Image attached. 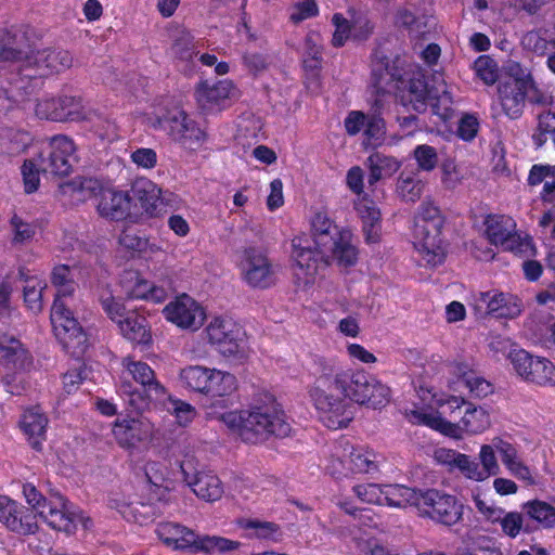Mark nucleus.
Masks as SVG:
<instances>
[{
	"instance_id": "obj_25",
	"label": "nucleus",
	"mask_w": 555,
	"mask_h": 555,
	"mask_svg": "<svg viewBox=\"0 0 555 555\" xmlns=\"http://www.w3.org/2000/svg\"><path fill=\"white\" fill-rule=\"evenodd\" d=\"M532 82L525 78L509 77L498 86V94L503 112L509 118H518L526 104V98Z\"/></svg>"
},
{
	"instance_id": "obj_26",
	"label": "nucleus",
	"mask_w": 555,
	"mask_h": 555,
	"mask_svg": "<svg viewBox=\"0 0 555 555\" xmlns=\"http://www.w3.org/2000/svg\"><path fill=\"white\" fill-rule=\"evenodd\" d=\"M113 436L120 448L133 449L152 434V425L144 417L117 418L112 428Z\"/></svg>"
},
{
	"instance_id": "obj_42",
	"label": "nucleus",
	"mask_w": 555,
	"mask_h": 555,
	"mask_svg": "<svg viewBox=\"0 0 555 555\" xmlns=\"http://www.w3.org/2000/svg\"><path fill=\"white\" fill-rule=\"evenodd\" d=\"M20 275L24 281L23 297L26 307L34 313L40 312L43 307L42 293L47 288L46 281L23 271L20 272Z\"/></svg>"
},
{
	"instance_id": "obj_8",
	"label": "nucleus",
	"mask_w": 555,
	"mask_h": 555,
	"mask_svg": "<svg viewBox=\"0 0 555 555\" xmlns=\"http://www.w3.org/2000/svg\"><path fill=\"white\" fill-rule=\"evenodd\" d=\"M396 90L402 105L411 106L415 112L426 109L430 89L425 82L424 75L417 72H404L402 75L390 73L388 68L375 80L378 92L388 90V86Z\"/></svg>"
},
{
	"instance_id": "obj_14",
	"label": "nucleus",
	"mask_w": 555,
	"mask_h": 555,
	"mask_svg": "<svg viewBox=\"0 0 555 555\" xmlns=\"http://www.w3.org/2000/svg\"><path fill=\"white\" fill-rule=\"evenodd\" d=\"M515 373L526 383L540 387L555 386V365L547 358L533 356L522 350L511 353Z\"/></svg>"
},
{
	"instance_id": "obj_61",
	"label": "nucleus",
	"mask_w": 555,
	"mask_h": 555,
	"mask_svg": "<svg viewBox=\"0 0 555 555\" xmlns=\"http://www.w3.org/2000/svg\"><path fill=\"white\" fill-rule=\"evenodd\" d=\"M521 44L526 50L543 55L546 53L550 42L540 31L531 30L524 35Z\"/></svg>"
},
{
	"instance_id": "obj_52",
	"label": "nucleus",
	"mask_w": 555,
	"mask_h": 555,
	"mask_svg": "<svg viewBox=\"0 0 555 555\" xmlns=\"http://www.w3.org/2000/svg\"><path fill=\"white\" fill-rule=\"evenodd\" d=\"M40 172H42V170L40 168L39 156L25 160L22 167V175L27 193H33L38 189Z\"/></svg>"
},
{
	"instance_id": "obj_47",
	"label": "nucleus",
	"mask_w": 555,
	"mask_h": 555,
	"mask_svg": "<svg viewBox=\"0 0 555 555\" xmlns=\"http://www.w3.org/2000/svg\"><path fill=\"white\" fill-rule=\"evenodd\" d=\"M548 138L555 145V106L554 111L544 112L539 115L538 127L532 134V140L537 146H542Z\"/></svg>"
},
{
	"instance_id": "obj_40",
	"label": "nucleus",
	"mask_w": 555,
	"mask_h": 555,
	"mask_svg": "<svg viewBox=\"0 0 555 555\" xmlns=\"http://www.w3.org/2000/svg\"><path fill=\"white\" fill-rule=\"evenodd\" d=\"M61 192L65 195L77 197L79 201H86L91 197H100L104 189L101 182L94 178L76 177L72 181L62 184Z\"/></svg>"
},
{
	"instance_id": "obj_56",
	"label": "nucleus",
	"mask_w": 555,
	"mask_h": 555,
	"mask_svg": "<svg viewBox=\"0 0 555 555\" xmlns=\"http://www.w3.org/2000/svg\"><path fill=\"white\" fill-rule=\"evenodd\" d=\"M131 162L141 169L152 170L157 165V153L150 147H138L130 153Z\"/></svg>"
},
{
	"instance_id": "obj_20",
	"label": "nucleus",
	"mask_w": 555,
	"mask_h": 555,
	"mask_svg": "<svg viewBox=\"0 0 555 555\" xmlns=\"http://www.w3.org/2000/svg\"><path fill=\"white\" fill-rule=\"evenodd\" d=\"M163 313L167 321L183 330H198L206 319L204 308L186 294L167 304Z\"/></svg>"
},
{
	"instance_id": "obj_21",
	"label": "nucleus",
	"mask_w": 555,
	"mask_h": 555,
	"mask_svg": "<svg viewBox=\"0 0 555 555\" xmlns=\"http://www.w3.org/2000/svg\"><path fill=\"white\" fill-rule=\"evenodd\" d=\"M473 500L483 518L492 524H500L502 532L507 537L515 539L522 530L530 531L529 526H524V516H526L524 513L505 512L492 501L482 498L479 492L473 494Z\"/></svg>"
},
{
	"instance_id": "obj_12",
	"label": "nucleus",
	"mask_w": 555,
	"mask_h": 555,
	"mask_svg": "<svg viewBox=\"0 0 555 555\" xmlns=\"http://www.w3.org/2000/svg\"><path fill=\"white\" fill-rule=\"evenodd\" d=\"M417 511L420 516L447 527L454 526L463 517V505L457 499L437 489L422 491Z\"/></svg>"
},
{
	"instance_id": "obj_4",
	"label": "nucleus",
	"mask_w": 555,
	"mask_h": 555,
	"mask_svg": "<svg viewBox=\"0 0 555 555\" xmlns=\"http://www.w3.org/2000/svg\"><path fill=\"white\" fill-rule=\"evenodd\" d=\"M220 420L243 441L253 444L264 442L271 437L284 438L291 433V424L274 401L225 412Z\"/></svg>"
},
{
	"instance_id": "obj_22",
	"label": "nucleus",
	"mask_w": 555,
	"mask_h": 555,
	"mask_svg": "<svg viewBox=\"0 0 555 555\" xmlns=\"http://www.w3.org/2000/svg\"><path fill=\"white\" fill-rule=\"evenodd\" d=\"M442 228L414 225V247L422 260L430 267H437L446 259V243L441 236Z\"/></svg>"
},
{
	"instance_id": "obj_44",
	"label": "nucleus",
	"mask_w": 555,
	"mask_h": 555,
	"mask_svg": "<svg viewBox=\"0 0 555 555\" xmlns=\"http://www.w3.org/2000/svg\"><path fill=\"white\" fill-rule=\"evenodd\" d=\"M522 513L544 529L555 527V505L542 500H532L522 504Z\"/></svg>"
},
{
	"instance_id": "obj_15",
	"label": "nucleus",
	"mask_w": 555,
	"mask_h": 555,
	"mask_svg": "<svg viewBox=\"0 0 555 555\" xmlns=\"http://www.w3.org/2000/svg\"><path fill=\"white\" fill-rule=\"evenodd\" d=\"M159 126L183 149L195 151L206 141L205 131L182 109H172L158 119Z\"/></svg>"
},
{
	"instance_id": "obj_35",
	"label": "nucleus",
	"mask_w": 555,
	"mask_h": 555,
	"mask_svg": "<svg viewBox=\"0 0 555 555\" xmlns=\"http://www.w3.org/2000/svg\"><path fill=\"white\" fill-rule=\"evenodd\" d=\"M422 490H416L401 485L384 486L383 505L397 508L414 506L418 509Z\"/></svg>"
},
{
	"instance_id": "obj_62",
	"label": "nucleus",
	"mask_w": 555,
	"mask_h": 555,
	"mask_svg": "<svg viewBox=\"0 0 555 555\" xmlns=\"http://www.w3.org/2000/svg\"><path fill=\"white\" fill-rule=\"evenodd\" d=\"M247 528L254 530V535L258 539L268 541H279L281 539V531L273 522L249 521Z\"/></svg>"
},
{
	"instance_id": "obj_1",
	"label": "nucleus",
	"mask_w": 555,
	"mask_h": 555,
	"mask_svg": "<svg viewBox=\"0 0 555 555\" xmlns=\"http://www.w3.org/2000/svg\"><path fill=\"white\" fill-rule=\"evenodd\" d=\"M314 382L309 395L320 421L330 429L347 427L353 420L351 401L377 409L389 402L390 390L363 371L343 367L335 359L315 357Z\"/></svg>"
},
{
	"instance_id": "obj_51",
	"label": "nucleus",
	"mask_w": 555,
	"mask_h": 555,
	"mask_svg": "<svg viewBox=\"0 0 555 555\" xmlns=\"http://www.w3.org/2000/svg\"><path fill=\"white\" fill-rule=\"evenodd\" d=\"M364 135L367 144L378 146L383 143L385 135V122L378 115H371L366 119Z\"/></svg>"
},
{
	"instance_id": "obj_37",
	"label": "nucleus",
	"mask_w": 555,
	"mask_h": 555,
	"mask_svg": "<svg viewBox=\"0 0 555 555\" xmlns=\"http://www.w3.org/2000/svg\"><path fill=\"white\" fill-rule=\"evenodd\" d=\"M131 192L144 211L153 216L160 201L162 190L150 179L139 178L131 184Z\"/></svg>"
},
{
	"instance_id": "obj_36",
	"label": "nucleus",
	"mask_w": 555,
	"mask_h": 555,
	"mask_svg": "<svg viewBox=\"0 0 555 555\" xmlns=\"http://www.w3.org/2000/svg\"><path fill=\"white\" fill-rule=\"evenodd\" d=\"M169 475V468L164 463L149 462L145 465V476L151 485V491L159 501L166 500L168 492L173 488Z\"/></svg>"
},
{
	"instance_id": "obj_16",
	"label": "nucleus",
	"mask_w": 555,
	"mask_h": 555,
	"mask_svg": "<svg viewBox=\"0 0 555 555\" xmlns=\"http://www.w3.org/2000/svg\"><path fill=\"white\" fill-rule=\"evenodd\" d=\"M243 281L253 288L264 289L275 283L276 270L264 250L247 247L240 261Z\"/></svg>"
},
{
	"instance_id": "obj_9",
	"label": "nucleus",
	"mask_w": 555,
	"mask_h": 555,
	"mask_svg": "<svg viewBox=\"0 0 555 555\" xmlns=\"http://www.w3.org/2000/svg\"><path fill=\"white\" fill-rule=\"evenodd\" d=\"M485 233L489 242L521 256H532L534 247L528 235L521 236L515 220L506 215H489L485 220Z\"/></svg>"
},
{
	"instance_id": "obj_34",
	"label": "nucleus",
	"mask_w": 555,
	"mask_h": 555,
	"mask_svg": "<svg viewBox=\"0 0 555 555\" xmlns=\"http://www.w3.org/2000/svg\"><path fill=\"white\" fill-rule=\"evenodd\" d=\"M452 373L463 380L473 397L485 398L493 392L492 384L469 369L467 364L454 363L452 365Z\"/></svg>"
},
{
	"instance_id": "obj_39",
	"label": "nucleus",
	"mask_w": 555,
	"mask_h": 555,
	"mask_svg": "<svg viewBox=\"0 0 555 555\" xmlns=\"http://www.w3.org/2000/svg\"><path fill=\"white\" fill-rule=\"evenodd\" d=\"M405 415L408 421L412 424L428 426L449 437H456L460 435V429L454 426V423L444 420L439 414L411 410L406 411Z\"/></svg>"
},
{
	"instance_id": "obj_38",
	"label": "nucleus",
	"mask_w": 555,
	"mask_h": 555,
	"mask_svg": "<svg viewBox=\"0 0 555 555\" xmlns=\"http://www.w3.org/2000/svg\"><path fill=\"white\" fill-rule=\"evenodd\" d=\"M436 86L430 88L428 101L433 107V112L443 120H448L453 114V100L447 82L442 76L435 78Z\"/></svg>"
},
{
	"instance_id": "obj_48",
	"label": "nucleus",
	"mask_w": 555,
	"mask_h": 555,
	"mask_svg": "<svg viewBox=\"0 0 555 555\" xmlns=\"http://www.w3.org/2000/svg\"><path fill=\"white\" fill-rule=\"evenodd\" d=\"M495 441H504L496 437L492 439L491 444H482L479 452L480 469L485 473V477L488 479L490 476H495L500 473V466L495 456Z\"/></svg>"
},
{
	"instance_id": "obj_27",
	"label": "nucleus",
	"mask_w": 555,
	"mask_h": 555,
	"mask_svg": "<svg viewBox=\"0 0 555 555\" xmlns=\"http://www.w3.org/2000/svg\"><path fill=\"white\" fill-rule=\"evenodd\" d=\"M36 516L25 506L7 496H0V522L20 534H30L37 529Z\"/></svg>"
},
{
	"instance_id": "obj_54",
	"label": "nucleus",
	"mask_w": 555,
	"mask_h": 555,
	"mask_svg": "<svg viewBox=\"0 0 555 555\" xmlns=\"http://www.w3.org/2000/svg\"><path fill=\"white\" fill-rule=\"evenodd\" d=\"M61 112L63 114L62 121L78 120L83 118L81 98L73 95L60 96Z\"/></svg>"
},
{
	"instance_id": "obj_6",
	"label": "nucleus",
	"mask_w": 555,
	"mask_h": 555,
	"mask_svg": "<svg viewBox=\"0 0 555 555\" xmlns=\"http://www.w3.org/2000/svg\"><path fill=\"white\" fill-rule=\"evenodd\" d=\"M158 539L175 551L225 552L238 547L240 543L220 537L199 535L194 530L173 521H164L155 530Z\"/></svg>"
},
{
	"instance_id": "obj_60",
	"label": "nucleus",
	"mask_w": 555,
	"mask_h": 555,
	"mask_svg": "<svg viewBox=\"0 0 555 555\" xmlns=\"http://www.w3.org/2000/svg\"><path fill=\"white\" fill-rule=\"evenodd\" d=\"M11 224L14 231V243L23 244L29 242L36 234V224L26 222L17 216L12 217Z\"/></svg>"
},
{
	"instance_id": "obj_18",
	"label": "nucleus",
	"mask_w": 555,
	"mask_h": 555,
	"mask_svg": "<svg viewBox=\"0 0 555 555\" xmlns=\"http://www.w3.org/2000/svg\"><path fill=\"white\" fill-rule=\"evenodd\" d=\"M205 333L208 341L223 356L244 352V333L231 319L215 318L207 325Z\"/></svg>"
},
{
	"instance_id": "obj_23",
	"label": "nucleus",
	"mask_w": 555,
	"mask_h": 555,
	"mask_svg": "<svg viewBox=\"0 0 555 555\" xmlns=\"http://www.w3.org/2000/svg\"><path fill=\"white\" fill-rule=\"evenodd\" d=\"M237 93L235 86L228 79L217 82L199 81L194 90V98L199 109L206 113L219 112L228 101Z\"/></svg>"
},
{
	"instance_id": "obj_50",
	"label": "nucleus",
	"mask_w": 555,
	"mask_h": 555,
	"mask_svg": "<svg viewBox=\"0 0 555 555\" xmlns=\"http://www.w3.org/2000/svg\"><path fill=\"white\" fill-rule=\"evenodd\" d=\"M61 99L47 96L38 100L35 106V114L41 119L62 121Z\"/></svg>"
},
{
	"instance_id": "obj_2",
	"label": "nucleus",
	"mask_w": 555,
	"mask_h": 555,
	"mask_svg": "<svg viewBox=\"0 0 555 555\" xmlns=\"http://www.w3.org/2000/svg\"><path fill=\"white\" fill-rule=\"evenodd\" d=\"M310 223L312 240L296 236L292 241L294 274L304 285L311 284L319 269L331 261H336L341 267H350L358 259L351 231L339 228L326 211H317Z\"/></svg>"
},
{
	"instance_id": "obj_3",
	"label": "nucleus",
	"mask_w": 555,
	"mask_h": 555,
	"mask_svg": "<svg viewBox=\"0 0 555 555\" xmlns=\"http://www.w3.org/2000/svg\"><path fill=\"white\" fill-rule=\"evenodd\" d=\"M51 283L56 288L50 315L55 337L67 352L80 357L87 348V336L74 317L77 284L73 270L66 264L55 266L51 272Z\"/></svg>"
},
{
	"instance_id": "obj_24",
	"label": "nucleus",
	"mask_w": 555,
	"mask_h": 555,
	"mask_svg": "<svg viewBox=\"0 0 555 555\" xmlns=\"http://www.w3.org/2000/svg\"><path fill=\"white\" fill-rule=\"evenodd\" d=\"M180 467L184 481L197 498L206 502L221 499L223 486L217 475L211 472L194 469L191 461H183Z\"/></svg>"
},
{
	"instance_id": "obj_59",
	"label": "nucleus",
	"mask_w": 555,
	"mask_h": 555,
	"mask_svg": "<svg viewBox=\"0 0 555 555\" xmlns=\"http://www.w3.org/2000/svg\"><path fill=\"white\" fill-rule=\"evenodd\" d=\"M166 399H169L170 402L168 410L171 411L181 426H186L194 420L196 412L191 404L181 400L170 399L169 396Z\"/></svg>"
},
{
	"instance_id": "obj_64",
	"label": "nucleus",
	"mask_w": 555,
	"mask_h": 555,
	"mask_svg": "<svg viewBox=\"0 0 555 555\" xmlns=\"http://www.w3.org/2000/svg\"><path fill=\"white\" fill-rule=\"evenodd\" d=\"M23 493L27 501V503L31 506L33 513L40 515V508H44V505H48L46 498L37 490V488L33 483H25L23 486Z\"/></svg>"
},
{
	"instance_id": "obj_33",
	"label": "nucleus",
	"mask_w": 555,
	"mask_h": 555,
	"mask_svg": "<svg viewBox=\"0 0 555 555\" xmlns=\"http://www.w3.org/2000/svg\"><path fill=\"white\" fill-rule=\"evenodd\" d=\"M48 418L39 408H33L23 414L21 427L28 437L34 449H40L41 441L46 436Z\"/></svg>"
},
{
	"instance_id": "obj_30",
	"label": "nucleus",
	"mask_w": 555,
	"mask_h": 555,
	"mask_svg": "<svg viewBox=\"0 0 555 555\" xmlns=\"http://www.w3.org/2000/svg\"><path fill=\"white\" fill-rule=\"evenodd\" d=\"M356 210L363 224V233L366 243L374 244L380 237V211L376 204L367 196L359 197L354 204Z\"/></svg>"
},
{
	"instance_id": "obj_29",
	"label": "nucleus",
	"mask_w": 555,
	"mask_h": 555,
	"mask_svg": "<svg viewBox=\"0 0 555 555\" xmlns=\"http://www.w3.org/2000/svg\"><path fill=\"white\" fill-rule=\"evenodd\" d=\"M412 4L398 8L393 23L398 28H402L413 38H424L435 31L437 23L436 18L429 14H416L412 10Z\"/></svg>"
},
{
	"instance_id": "obj_43",
	"label": "nucleus",
	"mask_w": 555,
	"mask_h": 555,
	"mask_svg": "<svg viewBox=\"0 0 555 555\" xmlns=\"http://www.w3.org/2000/svg\"><path fill=\"white\" fill-rule=\"evenodd\" d=\"M118 326L124 337L135 344H149L151 340L146 320L138 314L128 313L118 320Z\"/></svg>"
},
{
	"instance_id": "obj_58",
	"label": "nucleus",
	"mask_w": 555,
	"mask_h": 555,
	"mask_svg": "<svg viewBox=\"0 0 555 555\" xmlns=\"http://www.w3.org/2000/svg\"><path fill=\"white\" fill-rule=\"evenodd\" d=\"M508 299L509 298L503 293H500L498 291H490L491 315L505 318L518 313V309L514 311L508 306Z\"/></svg>"
},
{
	"instance_id": "obj_19",
	"label": "nucleus",
	"mask_w": 555,
	"mask_h": 555,
	"mask_svg": "<svg viewBox=\"0 0 555 555\" xmlns=\"http://www.w3.org/2000/svg\"><path fill=\"white\" fill-rule=\"evenodd\" d=\"M43 507L44 508H40L39 517L54 530L72 534L75 532L78 522L86 529H88L91 524L90 518L76 512L74 506L61 495L57 496L55 501H50L48 505Z\"/></svg>"
},
{
	"instance_id": "obj_13",
	"label": "nucleus",
	"mask_w": 555,
	"mask_h": 555,
	"mask_svg": "<svg viewBox=\"0 0 555 555\" xmlns=\"http://www.w3.org/2000/svg\"><path fill=\"white\" fill-rule=\"evenodd\" d=\"M20 57L14 61H23L22 75L25 78L46 77L61 73L69 68L73 57L68 51L56 49H43L31 54H25L21 49Z\"/></svg>"
},
{
	"instance_id": "obj_31",
	"label": "nucleus",
	"mask_w": 555,
	"mask_h": 555,
	"mask_svg": "<svg viewBox=\"0 0 555 555\" xmlns=\"http://www.w3.org/2000/svg\"><path fill=\"white\" fill-rule=\"evenodd\" d=\"M491 425L490 414L482 406H475L468 403L464 415L457 424H454L460 430V435L454 437L461 439L463 434L477 435L487 430Z\"/></svg>"
},
{
	"instance_id": "obj_46",
	"label": "nucleus",
	"mask_w": 555,
	"mask_h": 555,
	"mask_svg": "<svg viewBox=\"0 0 555 555\" xmlns=\"http://www.w3.org/2000/svg\"><path fill=\"white\" fill-rule=\"evenodd\" d=\"M444 218L440 208L430 199H425L414 217V225L443 227Z\"/></svg>"
},
{
	"instance_id": "obj_10",
	"label": "nucleus",
	"mask_w": 555,
	"mask_h": 555,
	"mask_svg": "<svg viewBox=\"0 0 555 555\" xmlns=\"http://www.w3.org/2000/svg\"><path fill=\"white\" fill-rule=\"evenodd\" d=\"M180 379L184 387L214 397L230 395L236 388L234 375L199 365L181 370Z\"/></svg>"
},
{
	"instance_id": "obj_63",
	"label": "nucleus",
	"mask_w": 555,
	"mask_h": 555,
	"mask_svg": "<svg viewBox=\"0 0 555 555\" xmlns=\"http://www.w3.org/2000/svg\"><path fill=\"white\" fill-rule=\"evenodd\" d=\"M332 21L335 26L332 42L335 47H341L352 34V27L350 26L349 22L339 13L334 14Z\"/></svg>"
},
{
	"instance_id": "obj_5",
	"label": "nucleus",
	"mask_w": 555,
	"mask_h": 555,
	"mask_svg": "<svg viewBox=\"0 0 555 555\" xmlns=\"http://www.w3.org/2000/svg\"><path fill=\"white\" fill-rule=\"evenodd\" d=\"M122 366L117 391L129 410L144 412L166 400L168 393L147 363L126 358Z\"/></svg>"
},
{
	"instance_id": "obj_53",
	"label": "nucleus",
	"mask_w": 555,
	"mask_h": 555,
	"mask_svg": "<svg viewBox=\"0 0 555 555\" xmlns=\"http://www.w3.org/2000/svg\"><path fill=\"white\" fill-rule=\"evenodd\" d=\"M353 492L364 503L383 505L384 487L376 483L357 485Z\"/></svg>"
},
{
	"instance_id": "obj_11",
	"label": "nucleus",
	"mask_w": 555,
	"mask_h": 555,
	"mask_svg": "<svg viewBox=\"0 0 555 555\" xmlns=\"http://www.w3.org/2000/svg\"><path fill=\"white\" fill-rule=\"evenodd\" d=\"M29 364L28 352L23 348L21 341L5 333H0V372L3 374L8 392L21 393L22 378L17 380V377Z\"/></svg>"
},
{
	"instance_id": "obj_55",
	"label": "nucleus",
	"mask_w": 555,
	"mask_h": 555,
	"mask_svg": "<svg viewBox=\"0 0 555 555\" xmlns=\"http://www.w3.org/2000/svg\"><path fill=\"white\" fill-rule=\"evenodd\" d=\"M414 158L420 169L431 171L438 163V154L435 147L422 144L417 145L413 152Z\"/></svg>"
},
{
	"instance_id": "obj_17",
	"label": "nucleus",
	"mask_w": 555,
	"mask_h": 555,
	"mask_svg": "<svg viewBox=\"0 0 555 555\" xmlns=\"http://www.w3.org/2000/svg\"><path fill=\"white\" fill-rule=\"evenodd\" d=\"M38 156L42 172L54 176L69 175L77 162L74 141L63 134L52 137Z\"/></svg>"
},
{
	"instance_id": "obj_7",
	"label": "nucleus",
	"mask_w": 555,
	"mask_h": 555,
	"mask_svg": "<svg viewBox=\"0 0 555 555\" xmlns=\"http://www.w3.org/2000/svg\"><path fill=\"white\" fill-rule=\"evenodd\" d=\"M379 454L363 446H351L341 440L332 450L326 466L327 472L334 477H344L348 474H370L377 472Z\"/></svg>"
},
{
	"instance_id": "obj_49",
	"label": "nucleus",
	"mask_w": 555,
	"mask_h": 555,
	"mask_svg": "<svg viewBox=\"0 0 555 555\" xmlns=\"http://www.w3.org/2000/svg\"><path fill=\"white\" fill-rule=\"evenodd\" d=\"M474 70L486 85H493L499 78L498 64L489 55H480L474 62Z\"/></svg>"
},
{
	"instance_id": "obj_41",
	"label": "nucleus",
	"mask_w": 555,
	"mask_h": 555,
	"mask_svg": "<svg viewBox=\"0 0 555 555\" xmlns=\"http://www.w3.org/2000/svg\"><path fill=\"white\" fill-rule=\"evenodd\" d=\"M365 166L369 168V184L374 185L380 179L393 175L400 163L392 156L374 153L366 158Z\"/></svg>"
},
{
	"instance_id": "obj_32",
	"label": "nucleus",
	"mask_w": 555,
	"mask_h": 555,
	"mask_svg": "<svg viewBox=\"0 0 555 555\" xmlns=\"http://www.w3.org/2000/svg\"><path fill=\"white\" fill-rule=\"evenodd\" d=\"M496 452L500 454L502 463L509 473L528 485H534L535 481L530 469L518 457L516 448L507 441H495Z\"/></svg>"
},
{
	"instance_id": "obj_45",
	"label": "nucleus",
	"mask_w": 555,
	"mask_h": 555,
	"mask_svg": "<svg viewBox=\"0 0 555 555\" xmlns=\"http://www.w3.org/2000/svg\"><path fill=\"white\" fill-rule=\"evenodd\" d=\"M425 188V183L415 173L402 172L398 180L396 191L398 195L405 202L417 201Z\"/></svg>"
},
{
	"instance_id": "obj_28",
	"label": "nucleus",
	"mask_w": 555,
	"mask_h": 555,
	"mask_svg": "<svg viewBox=\"0 0 555 555\" xmlns=\"http://www.w3.org/2000/svg\"><path fill=\"white\" fill-rule=\"evenodd\" d=\"M131 199L127 191L104 188L96 202V211L105 219L125 220L130 215Z\"/></svg>"
},
{
	"instance_id": "obj_57",
	"label": "nucleus",
	"mask_w": 555,
	"mask_h": 555,
	"mask_svg": "<svg viewBox=\"0 0 555 555\" xmlns=\"http://www.w3.org/2000/svg\"><path fill=\"white\" fill-rule=\"evenodd\" d=\"M459 461L456 462V468L468 479L474 481H485L487 478L485 477V473L480 469V464L473 460L470 456L466 454H462V456H457Z\"/></svg>"
}]
</instances>
